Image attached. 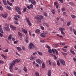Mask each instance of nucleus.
<instances>
[{"mask_svg":"<svg viewBox=\"0 0 76 76\" xmlns=\"http://www.w3.org/2000/svg\"><path fill=\"white\" fill-rule=\"evenodd\" d=\"M42 67H45V65L44 63H43L42 64Z\"/></svg>","mask_w":76,"mask_h":76,"instance_id":"603ef678","label":"nucleus"},{"mask_svg":"<svg viewBox=\"0 0 76 76\" xmlns=\"http://www.w3.org/2000/svg\"><path fill=\"white\" fill-rule=\"evenodd\" d=\"M0 15L3 18H7V14H6L4 15L2 14H1Z\"/></svg>","mask_w":76,"mask_h":76,"instance_id":"f8f14e48","label":"nucleus"},{"mask_svg":"<svg viewBox=\"0 0 76 76\" xmlns=\"http://www.w3.org/2000/svg\"><path fill=\"white\" fill-rule=\"evenodd\" d=\"M52 13L53 14H55V11L54 10H52L51 11Z\"/></svg>","mask_w":76,"mask_h":76,"instance_id":"c756f323","label":"nucleus"},{"mask_svg":"<svg viewBox=\"0 0 76 76\" xmlns=\"http://www.w3.org/2000/svg\"><path fill=\"white\" fill-rule=\"evenodd\" d=\"M7 3L10 6H12V3L9 2V0L7 1Z\"/></svg>","mask_w":76,"mask_h":76,"instance_id":"412c9836","label":"nucleus"},{"mask_svg":"<svg viewBox=\"0 0 76 76\" xmlns=\"http://www.w3.org/2000/svg\"><path fill=\"white\" fill-rule=\"evenodd\" d=\"M10 28L13 29V30H16V28L12 25H10Z\"/></svg>","mask_w":76,"mask_h":76,"instance_id":"9d476101","label":"nucleus"},{"mask_svg":"<svg viewBox=\"0 0 76 76\" xmlns=\"http://www.w3.org/2000/svg\"><path fill=\"white\" fill-rule=\"evenodd\" d=\"M55 51L56 52V55H58V51H57V50L56 49H55Z\"/></svg>","mask_w":76,"mask_h":76,"instance_id":"c9c22d12","label":"nucleus"},{"mask_svg":"<svg viewBox=\"0 0 76 76\" xmlns=\"http://www.w3.org/2000/svg\"><path fill=\"white\" fill-rule=\"evenodd\" d=\"M61 34H63V35L64 36L66 35L65 34V33L64 32H63V31H61Z\"/></svg>","mask_w":76,"mask_h":76,"instance_id":"f704fd0d","label":"nucleus"},{"mask_svg":"<svg viewBox=\"0 0 76 76\" xmlns=\"http://www.w3.org/2000/svg\"><path fill=\"white\" fill-rule=\"evenodd\" d=\"M60 62L63 65H65L66 63H65V61L63 59H60Z\"/></svg>","mask_w":76,"mask_h":76,"instance_id":"6e6552de","label":"nucleus"},{"mask_svg":"<svg viewBox=\"0 0 76 76\" xmlns=\"http://www.w3.org/2000/svg\"><path fill=\"white\" fill-rule=\"evenodd\" d=\"M18 43V41H15L14 42V44H17Z\"/></svg>","mask_w":76,"mask_h":76,"instance_id":"338daca9","label":"nucleus"},{"mask_svg":"<svg viewBox=\"0 0 76 76\" xmlns=\"http://www.w3.org/2000/svg\"><path fill=\"white\" fill-rule=\"evenodd\" d=\"M14 19L15 20H17V21H18V19L17 18V17H14Z\"/></svg>","mask_w":76,"mask_h":76,"instance_id":"13d9d810","label":"nucleus"},{"mask_svg":"<svg viewBox=\"0 0 76 76\" xmlns=\"http://www.w3.org/2000/svg\"><path fill=\"white\" fill-rule=\"evenodd\" d=\"M22 31L23 32V33L25 34H26L28 33V31L25 28H23L22 29Z\"/></svg>","mask_w":76,"mask_h":76,"instance_id":"1a4fd4ad","label":"nucleus"},{"mask_svg":"<svg viewBox=\"0 0 76 76\" xmlns=\"http://www.w3.org/2000/svg\"><path fill=\"white\" fill-rule=\"evenodd\" d=\"M52 51L53 52V53L55 54V50H54L53 49H52Z\"/></svg>","mask_w":76,"mask_h":76,"instance_id":"3c124183","label":"nucleus"},{"mask_svg":"<svg viewBox=\"0 0 76 76\" xmlns=\"http://www.w3.org/2000/svg\"><path fill=\"white\" fill-rule=\"evenodd\" d=\"M11 37H12V35L11 34L9 36V37L8 38V39H9V40L11 39Z\"/></svg>","mask_w":76,"mask_h":76,"instance_id":"bb28decb","label":"nucleus"},{"mask_svg":"<svg viewBox=\"0 0 76 76\" xmlns=\"http://www.w3.org/2000/svg\"><path fill=\"white\" fill-rule=\"evenodd\" d=\"M63 15L64 16H66V12H64L63 13Z\"/></svg>","mask_w":76,"mask_h":76,"instance_id":"6e6d98bb","label":"nucleus"},{"mask_svg":"<svg viewBox=\"0 0 76 76\" xmlns=\"http://www.w3.org/2000/svg\"><path fill=\"white\" fill-rule=\"evenodd\" d=\"M0 32L1 33V34H3V28H0Z\"/></svg>","mask_w":76,"mask_h":76,"instance_id":"5701e85b","label":"nucleus"},{"mask_svg":"<svg viewBox=\"0 0 76 76\" xmlns=\"http://www.w3.org/2000/svg\"><path fill=\"white\" fill-rule=\"evenodd\" d=\"M26 20L29 26H32V24H31V21H30L29 19L28 18H26Z\"/></svg>","mask_w":76,"mask_h":76,"instance_id":"39448f33","label":"nucleus"},{"mask_svg":"<svg viewBox=\"0 0 76 76\" xmlns=\"http://www.w3.org/2000/svg\"><path fill=\"white\" fill-rule=\"evenodd\" d=\"M6 7L7 9H8V10H10L11 9V7L9 6H7Z\"/></svg>","mask_w":76,"mask_h":76,"instance_id":"4be33fe9","label":"nucleus"},{"mask_svg":"<svg viewBox=\"0 0 76 76\" xmlns=\"http://www.w3.org/2000/svg\"><path fill=\"white\" fill-rule=\"evenodd\" d=\"M37 52L38 53V54L39 56H41L42 55V52H41L37 51Z\"/></svg>","mask_w":76,"mask_h":76,"instance_id":"a211bd4d","label":"nucleus"},{"mask_svg":"<svg viewBox=\"0 0 76 76\" xmlns=\"http://www.w3.org/2000/svg\"><path fill=\"white\" fill-rule=\"evenodd\" d=\"M60 44L61 45H65V43L64 42L63 43H60Z\"/></svg>","mask_w":76,"mask_h":76,"instance_id":"58836bf2","label":"nucleus"},{"mask_svg":"<svg viewBox=\"0 0 76 76\" xmlns=\"http://www.w3.org/2000/svg\"><path fill=\"white\" fill-rule=\"evenodd\" d=\"M18 34L19 35L20 38H22V37H23V35L22 33L20 32H18Z\"/></svg>","mask_w":76,"mask_h":76,"instance_id":"9b49d317","label":"nucleus"},{"mask_svg":"<svg viewBox=\"0 0 76 76\" xmlns=\"http://www.w3.org/2000/svg\"><path fill=\"white\" fill-rule=\"evenodd\" d=\"M48 63L50 66H51L52 64H51V61H50V60H49Z\"/></svg>","mask_w":76,"mask_h":76,"instance_id":"09e8293b","label":"nucleus"},{"mask_svg":"<svg viewBox=\"0 0 76 76\" xmlns=\"http://www.w3.org/2000/svg\"><path fill=\"white\" fill-rule=\"evenodd\" d=\"M70 29L71 31H72V32L73 31V29L72 28V27H70Z\"/></svg>","mask_w":76,"mask_h":76,"instance_id":"680f3d73","label":"nucleus"},{"mask_svg":"<svg viewBox=\"0 0 76 76\" xmlns=\"http://www.w3.org/2000/svg\"><path fill=\"white\" fill-rule=\"evenodd\" d=\"M12 67H9L10 70L11 72H12V71H13V69L12 68Z\"/></svg>","mask_w":76,"mask_h":76,"instance_id":"473e14b6","label":"nucleus"},{"mask_svg":"<svg viewBox=\"0 0 76 76\" xmlns=\"http://www.w3.org/2000/svg\"><path fill=\"white\" fill-rule=\"evenodd\" d=\"M22 49L23 50H24V51L25 50V47L24 46H22Z\"/></svg>","mask_w":76,"mask_h":76,"instance_id":"e2e57ef3","label":"nucleus"},{"mask_svg":"<svg viewBox=\"0 0 76 76\" xmlns=\"http://www.w3.org/2000/svg\"><path fill=\"white\" fill-rule=\"evenodd\" d=\"M74 74L75 76H76V72L75 71H74Z\"/></svg>","mask_w":76,"mask_h":76,"instance_id":"774afa93","label":"nucleus"},{"mask_svg":"<svg viewBox=\"0 0 76 76\" xmlns=\"http://www.w3.org/2000/svg\"><path fill=\"white\" fill-rule=\"evenodd\" d=\"M15 10L16 12L18 13V15H21L22 11H21V9L19 7H16L15 8Z\"/></svg>","mask_w":76,"mask_h":76,"instance_id":"f03ea898","label":"nucleus"},{"mask_svg":"<svg viewBox=\"0 0 76 76\" xmlns=\"http://www.w3.org/2000/svg\"><path fill=\"white\" fill-rule=\"evenodd\" d=\"M36 62L39 64H41L42 61L40 59H37L36 60Z\"/></svg>","mask_w":76,"mask_h":76,"instance_id":"0eeeda50","label":"nucleus"},{"mask_svg":"<svg viewBox=\"0 0 76 76\" xmlns=\"http://www.w3.org/2000/svg\"><path fill=\"white\" fill-rule=\"evenodd\" d=\"M70 52L73 55H75V52H74V51H72V49L70 50Z\"/></svg>","mask_w":76,"mask_h":76,"instance_id":"dca6fc26","label":"nucleus"},{"mask_svg":"<svg viewBox=\"0 0 76 76\" xmlns=\"http://www.w3.org/2000/svg\"><path fill=\"white\" fill-rule=\"evenodd\" d=\"M65 9H66V8H65V7H63L62 8V10L63 11V12H64Z\"/></svg>","mask_w":76,"mask_h":76,"instance_id":"4d7b16f0","label":"nucleus"},{"mask_svg":"<svg viewBox=\"0 0 76 76\" xmlns=\"http://www.w3.org/2000/svg\"><path fill=\"white\" fill-rule=\"evenodd\" d=\"M73 60L74 61H76V58H73Z\"/></svg>","mask_w":76,"mask_h":76,"instance_id":"69168bd1","label":"nucleus"},{"mask_svg":"<svg viewBox=\"0 0 76 76\" xmlns=\"http://www.w3.org/2000/svg\"><path fill=\"white\" fill-rule=\"evenodd\" d=\"M31 3L32 4H33V5H35L36 3V2H35L34 0H32L31 1Z\"/></svg>","mask_w":76,"mask_h":76,"instance_id":"f3484780","label":"nucleus"},{"mask_svg":"<svg viewBox=\"0 0 76 76\" xmlns=\"http://www.w3.org/2000/svg\"><path fill=\"white\" fill-rule=\"evenodd\" d=\"M48 52L49 53H52V50L51 49H49L48 50Z\"/></svg>","mask_w":76,"mask_h":76,"instance_id":"cd10ccee","label":"nucleus"},{"mask_svg":"<svg viewBox=\"0 0 76 76\" xmlns=\"http://www.w3.org/2000/svg\"><path fill=\"white\" fill-rule=\"evenodd\" d=\"M40 36L41 37H43L44 38L46 37V34L44 33H42L40 34Z\"/></svg>","mask_w":76,"mask_h":76,"instance_id":"4468645a","label":"nucleus"},{"mask_svg":"<svg viewBox=\"0 0 76 76\" xmlns=\"http://www.w3.org/2000/svg\"><path fill=\"white\" fill-rule=\"evenodd\" d=\"M40 27L41 29L42 30H44V27L40 26Z\"/></svg>","mask_w":76,"mask_h":76,"instance_id":"c03bdc74","label":"nucleus"},{"mask_svg":"<svg viewBox=\"0 0 76 76\" xmlns=\"http://www.w3.org/2000/svg\"><path fill=\"white\" fill-rule=\"evenodd\" d=\"M43 14L44 16H47V14L46 12H43Z\"/></svg>","mask_w":76,"mask_h":76,"instance_id":"49530a36","label":"nucleus"},{"mask_svg":"<svg viewBox=\"0 0 76 76\" xmlns=\"http://www.w3.org/2000/svg\"><path fill=\"white\" fill-rule=\"evenodd\" d=\"M3 63H4L3 61H2L0 60V64H3Z\"/></svg>","mask_w":76,"mask_h":76,"instance_id":"5fc2aeb1","label":"nucleus"},{"mask_svg":"<svg viewBox=\"0 0 76 76\" xmlns=\"http://www.w3.org/2000/svg\"><path fill=\"white\" fill-rule=\"evenodd\" d=\"M61 53L62 55H64V56H67V53H66L62 52Z\"/></svg>","mask_w":76,"mask_h":76,"instance_id":"a878e982","label":"nucleus"},{"mask_svg":"<svg viewBox=\"0 0 76 76\" xmlns=\"http://www.w3.org/2000/svg\"><path fill=\"white\" fill-rule=\"evenodd\" d=\"M30 6L31 8H33V7H34V6H33V5L32 4H30Z\"/></svg>","mask_w":76,"mask_h":76,"instance_id":"0e129e2a","label":"nucleus"},{"mask_svg":"<svg viewBox=\"0 0 76 76\" xmlns=\"http://www.w3.org/2000/svg\"><path fill=\"white\" fill-rule=\"evenodd\" d=\"M62 50L64 52H67V50H66V49H62Z\"/></svg>","mask_w":76,"mask_h":76,"instance_id":"bf43d9fd","label":"nucleus"},{"mask_svg":"<svg viewBox=\"0 0 76 76\" xmlns=\"http://www.w3.org/2000/svg\"><path fill=\"white\" fill-rule=\"evenodd\" d=\"M35 75L36 76H39V73L37 72H36Z\"/></svg>","mask_w":76,"mask_h":76,"instance_id":"72a5a7b5","label":"nucleus"},{"mask_svg":"<svg viewBox=\"0 0 76 76\" xmlns=\"http://www.w3.org/2000/svg\"><path fill=\"white\" fill-rule=\"evenodd\" d=\"M35 32L37 33V34H39L40 33V30L39 29H37L35 31Z\"/></svg>","mask_w":76,"mask_h":76,"instance_id":"6ab92c4d","label":"nucleus"},{"mask_svg":"<svg viewBox=\"0 0 76 76\" xmlns=\"http://www.w3.org/2000/svg\"><path fill=\"white\" fill-rule=\"evenodd\" d=\"M23 70H24V71L26 72L27 71L26 68V67H24L23 69Z\"/></svg>","mask_w":76,"mask_h":76,"instance_id":"4c0bfd02","label":"nucleus"},{"mask_svg":"<svg viewBox=\"0 0 76 76\" xmlns=\"http://www.w3.org/2000/svg\"><path fill=\"white\" fill-rule=\"evenodd\" d=\"M20 62V60L19 59H15V60L13 61L12 64H10V67H13V66H14L16 63H19Z\"/></svg>","mask_w":76,"mask_h":76,"instance_id":"f257e3e1","label":"nucleus"},{"mask_svg":"<svg viewBox=\"0 0 76 76\" xmlns=\"http://www.w3.org/2000/svg\"><path fill=\"white\" fill-rule=\"evenodd\" d=\"M35 57L32 56L30 58V60L31 61H33L35 60Z\"/></svg>","mask_w":76,"mask_h":76,"instance_id":"2eb2a0df","label":"nucleus"},{"mask_svg":"<svg viewBox=\"0 0 76 76\" xmlns=\"http://www.w3.org/2000/svg\"><path fill=\"white\" fill-rule=\"evenodd\" d=\"M73 31L74 32V33L75 35H76V30L75 29H73Z\"/></svg>","mask_w":76,"mask_h":76,"instance_id":"e433bc0d","label":"nucleus"},{"mask_svg":"<svg viewBox=\"0 0 76 76\" xmlns=\"http://www.w3.org/2000/svg\"><path fill=\"white\" fill-rule=\"evenodd\" d=\"M5 26H6V27H10V26H9V24L6 23L5 24Z\"/></svg>","mask_w":76,"mask_h":76,"instance_id":"37998d69","label":"nucleus"},{"mask_svg":"<svg viewBox=\"0 0 76 76\" xmlns=\"http://www.w3.org/2000/svg\"><path fill=\"white\" fill-rule=\"evenodd\" d=\"M51 70H49L48 72V76H50L51 75Z\"/></svg>","mask_w":76,"mask_h":76,"instance_id":"ddd939ff","label":"nucleus"},{"mask_svg":"<svg viewBox=\"0 0 76 76\" xmlns=\"http://www.w3.org/2000/svg\"><path fill=\"white\" fill-rule=\"evenodd\" d=\"M69 4H70L71 5V6H73V5H74V3H73V2H69Z\"/></svg>","mask_w":76,"mask_h":76,"instance_id":"a19ab883","label":"nucleus"},{"mask_svg":"<svg viewBox=\"0 0 76 76\" xmlns=\"http://www.w3.org/2000/svg\"><path fill=\"white\" fill-rule=\"evenodd\" d=\"M8 51H9L8 49H6L4 51V53H7V52H8Z\"/></svg>","mask_w":76,"mask_h":76,"instance_id":"864d4df0","label":"nucleus"},{"mask_svg":"<svg viewBox=\"0 0 76 76\" xmlns=\"http://www.w3.org/2000/svg\"><path fill=\"white\" fill-rule=\"evenodd\" d=\"M4 28L6 30V31L7 32H10V29L9 27H4Z\"/></svg>","mask_w":76,"mask_h":76,"instance_id":"423d86ee","label":"nucleus"},{"mask_svg":"<svg viewBox=\"0 0 76 76\" xmlns=\"http://www.w3.org/2000/svg\"><path fill=\"white\" fill-rule=\"evenodd\" d=\"M1 56H2V57H3V58H4V59H6V58H7L6 56H5L4 55H1Z\"/></svg>","mask_w":76,"mask_h":76,"instance_id":"393cba45","label":"nucleus"},{"mask_svg":"<svg viewBox=\"0 0 76 76\" xmlns=\"http://www.w3.org/2000/svg\"><path fill=\"white\" fill-rule=\"evenodd\" d=\"M57 64L58 66H60V62H59V61H57Z\"/></svg>","mask_w":76,"mask_h":76,"instance_id":"c85d7f7f","label":"nucleus"},{"mask_svg":"<svg viewBox=\"0 0 76 76\" xmlns=\"http://www.w3.org/2000/svg\"><path fill=\"white\" fill-rule=\"evenodd\" d=\"M57 4H58V3L57 2H55L54 3V6H56V5H57Z\"/></svg>","mask_w":76,"mask_h":76,"instance_id":"ea45409f","label":"nucleus"},{"mask_svg":"<svg viewBox=\"0 0 76 76\" xmlns=\"http://www.w3.org/2000/svg\"><path fill=\"white\" fill-rule=\"evenodd\" d=\"M11 18L10 17H9L8 18V20H9V21L11 20Z\"/></svg>","mask_w":76,"mask_h":76,"instance_id":"de8ad7c7","label":"nucleus"},{"mask_svg":"<svg viewBox=\"0 0 76 76\" xmlns=\"http://www.w3.org/2000/svg\"><path fill=\"white\" fill-rule=\"evenodd\" d=\"M71 17L73 19H75V18H76V16L74 15H72Z\"/></svg>","mask_w":76,"mask_h":76,"instance_id":"2f4dec72","label":"nucleus"},{"mask_svg":"<svg viewBox=\"0 0 76 76\" xmlns=\"http://www.w3.org/2000/svg\"><path fill=\"white\" fill-rule=\"evenodd\" d=\"M36 19L39 20H42L43 19V17L41 15H37L36 16Z\"/></svg>","mask_w":76,"mask_h":76,"instance_id":"20e7f679","label":"nucleus"},{"mask_svg":"<svg viewBox=\"0 0 76 76\" xmlns=\"http://www.w3.org/2000/svg\"><path fill=\"white\" fill-rule=\"evenodd\" d=\"M70 22H69L67 23V25L69 26L70 25Z\"/></svg>","mask_w":76,"mask_h":76,"instance_id":"a18cd8bd","label":"nucleus"},{"mask_svg":"<svg viewBox=\"0 0 76 76\" xmlns=\"http://www.w3.org/2000/svg\"><path fill=\"white\" fill-rule=\"evenodd\" d=\"M35 48V45L32 43H30L28 46V48L30 50H32V49H33L34 48Z\"/></svg>","mask_w":76,"mask_h":76,"instance_id":"7ed1b4c3","label":"nucleus"},{"mask_svg":"<svg viewBox=\"0 0 76 76\" xmlns=\"http://www.w3.org/2000/svg\"><path fill=\"white\" fill-rule=\"evenodd\" d=\"M60 31L61 32V31H64L65 30V29L64 28H60L59 29Z\"/></svg>","mask_w":76,"mask_h":76,"instance_id":"aec40b11","label":"nucleus"},{"mask_svg":"<svg viewBox=\"0 0 76 76\" xmlns=\"http://www.w3.org/2000/svg\"><path fill=\"white\" fill-rule=\"evenodd\" d=\"M53 56L54 57V58L55 59H57V56H56V55H53Z\"/></svg>","mask_w":76,"mask_h":76,"instance_id":"052dcab7","label":"nucleus"},{"mask_svg":"<svg viewBox=\"0 0 76 76\" xmlns=\"http://www.w3.org/2000/svg\"><path fill=\"white\" fill-rule=\"evenodd\" d=\"M0 10H3V7L1 6L0 5Z\"/></svg>","mask_w":76,"mask_h":76,"instance_id":"79ce46f5","label":"nucleus"},{"mask_svg":"<svg viewBox=\"0 0 76 76\" xmlns=\"http://www.w3.org/2000/svg\"><path fill=\"white\" fill-rule=\"evenodd\" d=\"M17 49L18 51H21L22 50V48L19 47H17Z\"/></svg>","mask_w":76,"mask_h":76,"instance_id":"b1692460","label":"nucleus"},{"mask_svg":"<svg viewBox=\"0 0 76 76\" xmlns=\"http://www.w3.org/2000/svg\"><path fill=\"white\" fill-rule=\"evenodd\" d=\"M26 9H27V8H23V12H25L26 10Z\"/></svg>","mask_w":76,"mask_h":76,"instance_id":"7c9ffc66","label":"nucleus"},{"mask_svg":"<svg viewBox=\"0 0 76 76\" xmlns=\"http://www.w3.org/2000/svg\"><path fill=\"white\" fill-rule=\"evenodd\" d=\"M26 7L27 8H28V9H31V7H30V6H26Z\"/></svg>","mask_w":76,"mask_h":76,"instance_id":"8fccbe9b","label":"nucleus"}]
</instances>
